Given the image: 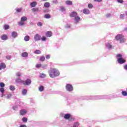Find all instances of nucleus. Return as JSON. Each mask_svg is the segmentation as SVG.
I'll use <instances>...</instances> for the list:
<instances>
[{
	"label": "nucleus",
	"instance_id": "nucleus-38",
	"mask_svg": "<svg viewBox=\"0 0 127 127\" xmlns=\"http://www.w3.org/2000/svg\"><path fill=\"white\" fill-rule=\"evenodd\" d=\"M0 92L2 93V94H3L4 92V88L2 87L0 88Z\"/></svg>",
	"mask_w": 127,
	"mask_h": 127
},
{
	"label": "nucleus",
	"instance_id": "nucleus-51",
	"mask_svg": "<svg viewBox=\"0 0 127 127\" xmlns=\"http://www.w3.org/2000/svg\"><path fill=\"white\" fill-rule=\"evenodd\" d=\"M11 98V94H9L7 96V99H10Z\"/></svg>",
	"mask_w": 127,
	"mask_h": 127
},
{
	"label": "nucleus",
	"instance_id": "nucleus-21",
	"mask_svg": "<svg viewBox=\"0 0 127 127\" xmlns=\"http://www.w3.org/2000/svg\"><path fill=\"white\" fill-rule=\"evenodd\" d=\"M3 28L5 30H7V29H9V25H4Z\"/></svg>",
	"mask_w": 127,
	"mask_h": 127
},
{
	"label": "nucleus",
	"instance_id": "nucleus-37",
	"mask_svg": "<svg viewBox=\"0 0 127 127\" xmlns=\"http://www.w3.org/2000/svg\"><path fill=\"white\" fill-rule=\"evenodd\" d=\"M5 86V85L3 82L0 83V88H4V87Z\"/></svg>",
	"mask_w": 127,
	"mask_h": 127
},
{
	"label": "nucleus",
	"instance_id": "nucleus-12",
	"mask_svg": "<svg viewBox=\"0 0 127 127\" xmlns=\"http://www.w3.org/2000/svg\"><path fill=\"white\" fill-rule=\"evenodd\" d=\"M70 117H71V115L69 114H65L64 116V119H65V120H69Z\"/></svg>",
	"mask_w": 127,
	"mask_h": 127
},
{
	"label": "nucleus",
	"instance_id": "nucleus-32",
	"mask_svg": "<svg viewBox=\"0 0 127 127\" xmlns=\"http://www.w3.org/2000/svg\"><path fill=\"white\" fill-rule=\"evenodd\" d=\"M21 10H22V8H17L16 9V12H21Z\"/></svg>",
	"mask_w": 127,
	"mask_h": 127
},
{
	"label": "nucleus",
	"instance_id": "nucleus-7",
	"mask_svg": "<svg viewBox=\"0 0 127 127\" xmlns=\"http://www.w3.org/2000/svg\"><path fill=\"white\" fill-rule=\"evenodd\" d=\"M70 17H75L77 16V15H78V13H77V12H75V11H72L70 13Z\"/></svg>",
	"mask_w": 127,
	"mask_h": 127
},
{
	"label": "nucleus",
	"instance_id": "nucleus-3",
	"mask_svg": "<svg viewBox=\"0 0 127 127\" xmlns=\"http://www.w3.org/2000/svg\"><path fill=\"white\" fill-rule=\"evenodd\" d=\"M23 85L25 86H27L28 85H30L31 84V80L29 79H27L25 81H22Z\"/></svg>",
	"mask_w": 127,
	"mask_h": 127
},
{
	"label": "nucleus",
	"instance_id": "nucleus-39",
	"mask_svg": "<svg viewBox=\"0 0 127 127\" xmlns=\"http://www.w3.org/2000/svg\"><path fill=\"white\" fill-rule=\"evenodd\" d=\"M19 25H20L21 26H22L23 25H24V22L23 21H21L19 23Z\"/></svg>",
	"mask_w": 127,
	"mask_h": 127
},
{
	"label": "nucleus",
	"instance_id": "nucleus-4",
	"mask_svg": "<svg viewBox=\"0 0 127 127\" xmlns=\"http://www.w3.org/2000/svg\"><path fill=\"white\" fill-rule=\"evenodd\" d=\"M35 41H39L41 40V37L39 34H36L34 36Z\"/></svg>",
	"mask_w": 127,
	"mask_h": 127
},
{
	"label": "nucleus",
	"instance_id": "nucleus-36",
	"mask_svg": "<svg viewBox=\"0 0 127 127\" xmlns=\"http://www.w3.org/2000/svg\"><path fill=\"white\" fill-rule=\"evenodd\" d=\"M68 120L69 121V122H74V121H75V118L70 117V118Z\"/></svg>",
	"mask_w": 127,
	"mask_h": 127
},
{
	"label": "nucleus",
	"instance_id": "nucleus-35",
	"mask_svg": "<svg viewBox=\"0 0 127 127\" xmlns=\"http://www.w3.org/2000/svg\"><path fill=\"white\" fill-rule=\"evenodd\" d=\"M38 10H39L38 8H33L32 9V11H33V12L35 11H38Z\"/></svg>",
	"mask_w": 127,
	"mask_h": 127
},
{
	"label": "nucleus",
	"instance_id": "nucleus-24",
	"mask_svg": "<svg viewBox=\"0 0 127 127\" xmlns=\"http://www.w3.org/2000/svg\"><path fill=\"white\" fill-rule=\"evenodd\" d=\"M35 54H41V51L39 50H37L34 52Z\"/></svg>",
	"mask_w": 127,
	"mask_h": 127
},
{
	"label": "nucleus",
	"instance_id": "nucleus-55",
	"mask_svg": "<svg viewBox=\"0 0 127 127\" xmlns=\"http://www.w3.org/2000/svg\"><path fill=\"white\" fill-rule=\"evenodd\" d=\"M124 68L125 70H127V64L124 66Z\"/></svg>",
	"mask_w": 127,
	"mask_h": 127
},
{
	"label": "nucleus",
	"instance_id": "nucleus-18",
	"mask_svg": "<svg viewBox=\"0 0 127 127\" xmlns=\"http://www.w3.org/2000/svg\"><path fill=\"white\" fill-rule=\"evenodd\" d=\"M21 56L22 57H27V56H28V54L26 52H23L22 53Z\"/></svg>",
	"mask_w": 127,
	"mask_h": 127
},
{
	"label": "nucleus",
	"instance_id": "nucleus-31",
	"mask_svg": "<svg viewBox=\"0 0 127 127\" xmlns=\"http://www.w3.org/2000/svg\"><path fill=\"white\" fill-rule=\"evenodd\" d=\"M40 61L41 62H44V61H45V57H41L40 58Z\"/></svg>",
	"mask_w": 127,
	"mask_h": 127
},
{
	"label": "nucleus",
	"instance_id": "nucleus-1",
	"mask_svg": "<svg viewBox=\"0 0 127 127\" xmlns=\"http://www.w3.org/2000/svg\"><path fill=\"white\" fill-rule=\"evenodd\" d=\"M49 76L51 78H55L60 75V72L56 68H51L49 71Z\"/></svg>",
	"mask_w": 127,
	"mask_h": 127
},
{
	"label": "nucleus",
	"instance_id": "nucleus-9",
	"mask_svg": "<svg viewBox=\"0 0 127 127\" xmlns=\"http://www.w3.org/2000/svg\"><path fill=\"white\" fill-rule=\"evenodd\" d=\"M6 67V65H5V64L3 63H1L0 64V70H1V69H5Z\"/></svg>",
	"mask_w": 127,
	"mask_h": 127
},
{
	"label": "nucleus",
	"instance_id": "nucleus-44",
	"mask_svg": "<svg viewBox=\"0 0 127 127\" xmlns=\"http://www.w3.org/2000/svg\"><path fill=\"white\" fill-rule=\"evenodd\" d=\"M88 7H89V8H92V7H93V4L91 3L88 4Z\"/></svg>",
	"mask_w": 127,
	"mask_h": 127
},
{
	"label": "nucleus",
	"instance_id": "nucleus-14",
	"mask_svg": "<svg viewBox=\"0 0 127 127\" xmlns=\"http://www.w3.org/2000/svg\"><path fill=\"white\" fill-rule=\"evenodd\" d=\"M17 32L15 31H13L12 32V37L15 38L16 37H17Z\"/></svg>",
	"mask_w": 127,
	"mask_h": 127
},
{
	"label": "nucleus",
	"instance_id": "nucleus-29",
	"mask_svg": "<svg viewBox=\"0 0 127 127\" xmlns=\"http://www.w3.org/2000/svg\"><path fill=\"white\" fill-rule=\"evenodd\" d=\"M26 93H27V90L26 89H23L22 91V95H26Z\"/></svg>",
	"mask_w": 127,
	"mask_h": 127
},
{
	"label": "nucleus",
	"instance_id": "nucleus-34",
	"mask_svg": "<svg viewBox=\"0 0 127 127\" xmlns=\"http://www.w3.org/2000/svg\"><path fill=\"white\" fill-rule=\"evenodd\" d=\"M10 90L11 91H14L15 90V87L12 85L10 86Z\"/></svg>",
	"mask_w": 127,
	"mask_h": 127
},
{
	"label": "nucleus",
	"instance_id": "nucleus-54",
	"mask_svg": "<svg viewBox=\"0 0 127 127\" xmlns=\"http://www.w3.org/2000/svg\"><path fill=\"white\" fill-rule=\"evenodd\" d=\"M16 76H17V77H20V76H21L20 73L19 72L17 73Z\"/></svg>",
	"mask_w": 127,
	"mask_h": 127
},
{
	"label": "nucleus",
	"instance_id": "nucleus-45",
	"mask_svg": "<svg viewBox=\"0 0 127 127\" xmlns=\"http://www.w3.org/2000/svg\"><path fill=\"white\" fill-rule=\"evenodd\" d=\"M118 2L119 3H123L124 2V0H117Z\"/></svg>",
	"mask_w": 127,
	"mask_h": 127
},
{
	"label": "nucleus",
	"instance_id": "nucleus-8",
	"mask_svg": "<svg viewBox=\"0 0 127 127\" xmlns=\"http://www.w3.org/2000/svg\"><path fill=\"white\" fill-rule=\"evenodd\" d=\"M27 113V111H26V110L24 109H22L20 111V116H24V115H25Z\"/></svg>",
	"mask_w": 127,
	"mask_h": 127
},
{
	"label": "nucleus",
	"instance_id": "nucleus-41",
	"mask_svg": "<svg viewBox=\"0 0 127 127\" xmlns=\"http://www.w3.org/2000/svg\"><path fill=\"white\" fill-rule=\"evenodd\" d=\"M79 123H78V122L74 123V125H73V126H74V127H79Z\"/></svg>",
	"mask_w": 127,
	"mask_h": 127
},
{
	"label": "nucleus",
	"instance_id": "nucleus-50",
	"mask_svg": "<svg viewBox=\"0 0 127 127\" xmlns=\"http://www.w3.org/2000/svg\"><path fill=\"white\" fill-rule=\"evenodd\" d=\"M46 59H50V56L49 55H47L46 56Z\"/></svg>",
	"mask_w": 127,
	"mask_h": 127
},
{
	"label": "nucleus",
	"instance_id": "nucleus-52",
	"mask_svg": "<svg viewBox=\"0 0 127 127\" xmlns=\"http://www.w3.org/2000/svg\"><path fill=\"white\" fill-rule=\"evenodd\" d=\"M53 3H55V4L58 3V1L57 0H54Z\"/></svg>",
	"mask_w": 127,
	"mask_h": 127
},
{
	"label": "nucleus",
	"instance_id": "nucleus-10",
	"mask_svg": "<svg viewBox=\"0 0 127 127\" xmlns=\"http://www.w3.org/2000/svg\"><path fill=\"white\" fill-rule=\"evenodd\" d=\"M37 5V2L36 1H33L32 2L30 3V6L31 7H35Z\"/></svg>",
	"mask_w": 127,
	"mask_h": 127
},
{
	"label": "nucleus",
	"instance_id": "nucleus-11",
	"mask_svg": "<svg viewBox=\"0 0 127 127\" xmlns=\"http://www.w3.org/2000/svg\"><path fill=\"white\" fill-rule=\"evenodd\" d=\"M7 38H8V37H7V35H2L1 36V39L2 40H7Z\"/></svg>",
	"mask_w": 127,
	"mask_h": 127
},
{
	"label": "nucleus",
	"instance_id": "nucleus-57",
	"mask_svg": "<svg viewBox=\"0 0 127 127\" xmlns=\"http://www.w3.org/2000/svg\"><path fill=\"white\" fill-rule=\"evenodd\" d=\"M120 17H121V18H124V14H121V15H120Z\"/></svg>",
	"mask_w": 127,
	"mask_h": 127
},
{
	"label": "nucleus",
	"instance_id": "nucleus-42",
	"mask_svg": "<svg viewBox=\"0 0 127 127\" xmlns=\"http://www.w3.org/2000/svg\"><path fill=\"white\" fill-rule=\"evenodd\" d=\"M41 39L42 41H44V42L46 41V37H45V36H43L42 38H41Z\"/></svg>",
	"mask_w": 127,
	"mask_h": 127
},
{
	"label": "nucleus",
	"instance_id": "nucleus-47",
	"mask_svg": "<svg viewBox=\"0 0 127 127\" xmlns=\"http://www.w3.org/2000/svg\"><path fill=\"white\" fill-rule=\"evenodd\" d=\"M13 110H14V111H16V110H17V107L16 106H13Z\"/></svg>",
	"mask_w": 127,
	"mask_h": 127
},
{
	"label": "nucleus",
	"instance_id": "nucleus-49",
	"mask_svg": "<svg viewBox=\"0 0 127 127\" xmlns=\"http://www.w3.org/2000/svg\"><path fill=\"white\" fill-rule=\"evenodd\" d=\"M37 25H38V26H42V23L39 22V23H38Z\"/></svg>",
	"mask_w": 127,
	"mask_h": 127
},
{
	"label": "nucleus",
	"instance_id": "nucleus-16",
	"mask_svg": "<svg viewBox=\"0 0 127 127\" xmlns=\"http://www.w3.org/2000/svg\"><path fill=\"white\" fill-rule=\"evenodd\" d=\"M80 18L79 17V16H76L74 18V20L75 21L76 23H78V22H79V21H80Z\"/></svg>",
	"mask_w": 127,
	"mask_h": 127
},
{
	"label": "nucleus",
	"instance_id": "nucleus-30",
	"mask_svg": "<svg viewBox=\"0 0 127 127\" xmlns=\"http://www.w3.org/2000/svg\"><path fill=\"white\" fill-rule=\"evenodd\" d=\"M22 121H23V123H27V118L24 117L22 119Z\"/></svg>",
	"mask_w": 127,
	"mask_h": 127
},
{
	"label": "nucleus",
	"instance_id": "nucleus-26",
	"mask_svg": "<svg viewBox=\"0 0 127 127\" xmlns=\"http://www.w3.org/2000/svg\"><path fill=\"white\" fill-rule=\"evenodd\" d=\"M45 77H46V74L43 73H41L40 75V78H45Z\"/></svg>",
	"mask_w": 127,
	"mask_h": 127
},
{
	"label": "nucleus",
	"instance_id": "nucleus-58",
	"mask_svg": "<svg viewBox=\"0 0 127 127\" xmlns=\"http://www.w3.org/2000/svg\"><path fill=\"white\" fill-rule=\"evenodd\" d=\"M67 27H70V26H68Z\"/></svg>",
	"mask_w": 127,
	"mask_h": 127
},
{
	"label": "nucleus",
	"instance_id": "nucleus-25",
	"mask_svg": "<svg viewBox=\"0 0 127 127\" xmlns=\"http://www.w3.org/2000/svg\"><path fill=\"white\" fill-rule=\"evenodd\" d=\"M122 94L124 97H127V92L126 91H123L122 92Z\"/></svg>",
	"mask_w": 127,
	"mask_h": 127
},
{
	"label": "nucleus",
	"instance_id": "nucleus-13",
	"mask_svg": "<svg viewBox=\"0 0 127 127\" xmlns=\"http://www.w3.org/2000/svg\"><path fill=\"white\" fill-rule=\"evenodd\" d=\"M46 35L47 37H51V36H52V32L51 31L47 32Z\"/></svg>",
	"mask_w": 127,
	"mask_h": 127
},
{
	"label": "nucleus",
	"instance_id": "nucleus-56",
	"mask_svg": "<svg viewBox=\"0 0 127 127\" xmlns=\"http://www.w3.org/2000/svg\"><path fill=\"white\" fill-rule=\"evenodd\" d=\"M19 127H27L26 126V125H22L20 126Z\"/></svg>",
	"mask_w": 127,
	"mask_h": 127
},
{
	"label": "nucleus",
	"instance_id": "nucleus-20",
	"mask_svg": "<svg viewBox=\"0 0 127 127\" xmlns=\"http://www.w3.org/2000/svg\"><path fill=\"white\" fill-rule=\"evenodd\" d=\"M45 18L49 19L51 18V15L49 14H46L44 15Z\"/></svg>",
	"mask_w": 127,
	"mask_h": 127
},
{
	"label": "nucleus",
	"instance_id": "nucleus-2",
	"mask_svg": "<svg viewBox=\"0 0 127 127\" xmlns=\"http://www.w3.org/2000/svg\"><path fill=\"white\" fill-rule=\"evenodd\" d=\"M124 35L122 34H118L115 37V39L119 41L120 40V43H124L125 42V39H124Z\"/></svg>",
	"mask_w": 127,
	"mask_h": 127
},
{
	"label": "nucleus",
	"instance_id": "nucleus-17",
	"mask_svg": "<svg viewBox=\"0 0 127 127\" xmlns=\"http://www.w3.org/2000/svg\"><path fill=\"white\" fill-rule=\"evenodd\" d=\"M44 7L48 8V7H50V3L48 2H46L44 3Z\"/></svg>",
	"mask_w": 127,
	"mask_h": 127
},
{
	"label": "nucleus",
	"instance_id": "nucleus-28",
	"mask_svg": "<svg viewBox=\"0 0 127 127\" xmlns=\"http://www.w3.org/2000/svg\"><path fill=\"white\" fill-rule=\"evenodd\" d=\"M44 90V87L43 86H41L40 87H39V90L40 92H43Z\"/></svg>",
	"mask_w": 127,
	"mask_h": 127
},
{
	"label": "nucleus",
	"instance_id": "nucleus-5",
	"mask_svg": "<svg viewBox=\"0 0 127 127\" xmlns=\"http://www.w3.org/2000/svg\"><path fill=\"white\" fill-rule=\"evenodd\" d=\"M66 89L67 90V91H69V92H71V91L73 90V86L70 84H66Z\"/></svg>",
	"mask_w": 127,
	"mask_h": 127
},
{
	"label": "nucleus",
	"instance_id": "nucleus-53",
	"mask_svg": "<svg viewBox=\"0 0 127 127\" xmlns=\"http://www.w3.org/2000/svg\"><path fill=\"white\" fill-rule=\"evenodd\" d=\"M94 1H97L98 2H101L103 0H94Z\"/></svg>",
	"mask_w": 127,
	"mask_h": 127
},
{
	"label": "nucleus",
	"instance_id": "nucleus-43",
	"mask_svg": "<svg viewBox=\"0 0 127 127\" xmlns=\"http://www.w3.org/2000/svg\"><path fill=\"white\" fill-rule=\"evenodd\" d=\"M106 47H107V48H109V49H111L112 48V45L110 44H108L107 45H106Z\"/></svg>",
	"mask_w": 127,
	"mask_h": 127
},
{
	"label": "nucleus",
	"instance_id": "nucleus-48",
	"mask_svg": "<svg viewBox=\"0 0 127 127\" xmlns=\"http://www.w3.org/2000/svg\"><path fill=\"white\" fill-rule=\"evenodd\" d=\"M6 58L8 60H10L11 57L10 56H6Z\"/></svg>",
	"mask_w": 127,
	"mask_h": 127
},
{
	"label": "nucleus",
	"instance_id": "nucleus-46",
	"mask_svg": "<svg viewBox=\"0 0 127 127\" xmlns=\"http://www.w3.org/2000/svg\"><path fill=\"white\" fill-rule=\"evenodd\" d=\"M117 57H118V58H122V57H123V56L121 54H118L117 55Z\"/></svg>",
	"mask_w": 127,
	"mask_h": 127
},
{
	"label": "nucleus",
	"instance_id": "nucleus-19",
	"mask_svg": "<svg viewBox=\"0 0 127 127\" xmlns=\"http://www.w3.org/2000/svg\"><path fill=\"white\" fill-rule=\"evenodd\" d=\"M30 38V37H29V36L28 35L25 36L24 37V40L25 41H29Z\"/></svg>",
	"mask_w": 127,
	"mask_h": 127
},
{
	"label": "nucleus",
	"instance_id": "nucleus-6",
	"mask_svg": "<svg viewBox=\"0 0 127 127\" xmlns=\"http://www.w3.org/2000/svg\"><path fill=\"white\" fill-rule=\"evenodd\" d=\"M117 61L120 64H124V63H126V60L123 58H119Z\"/></svg>",
	"mask_w": 127,
	"mask_h": 127
},
{
	"label": "nucleus",
	"instance_id": "nucleus-23",
	"mask_svg": "<svg viewBox=\"0 0 127 127\" xmlns=\"http://www.w3.org/2000/svg\"><path fill=\"white\" fill-rule=\"evenodd\" d=\"M27 20V18L26 16H23L21 18V21H26Z\"/></svg>",
	"mask_w": 127,
	"mask_h": 127
},
{
	"label": "nucleus",
	"instance_id": "nucleus-40",
	"mask_svg": "<svg viewBox=\"0 0 127 127\" xmlns=\"http://www.w3.org/2000/svg\"><path fill=\"white\" fill-rule=\"evenodd\" d=\"M41 67H42V64H37L36 65V68H40Z\"/></svg>",
	"mask_w": 127,
	"mask_h": 127
},
{
	"label": "nucleus",
	"instance_id": "nucleus-27",
	"mask_svg": "<svg viewBox=\"0 0 127 127\" xmlns=\"http://www.w3.org/2000/svg\"><path fill=\"white\" fill-rule=\"evenodd\" d=\"M60 10L61 11H62V12H63L65 11V10H66V9H65V7H64L63 6H61Z\"/></svg>",
	"mask_w": 127,
	"mask_h": 127
},
{
	"label": "nucleus",
	"instance_id": "nucleus-22",
	"mask_svg": "<svg viewBox=\"0 0 127 127\" xmlns=\"http://www.w3.org/2000/svg\"><path fill=\"white\" fill-rule=\"evenodd\" d=\"M65 3L66 4L69 5H71L72 4V2L70 0H66L65 1Z\"/></svg>",
	"mask_w": 127,
	"mask_h": 127
},
{
	"label": "nucleus",
	"instance_id": "nucleus-33",
	"mask_svg": "<svg viewBox=\"0 0 127 127\" xmlns=\"http://www.w3.org/2000/svg\"><path fill=\"white\" fill-rule=\"evenodd\" d=\"M16 83H22L23 81H22L21 79L18 78L16 80Z\"/></svg>",
	"mask_w": 127,
	"mask_h": 127
},
{
	"label": "nucleus",
	"instance_id": "nucleus-15",
	"mask_svg": "<svg viewBox=\"0 0 127 127\" xmlns=\"http://www.w3.org/2000/svg\"><path fill=\"white\" fill-rule=\"evenodd\" d=\"M83 13L85 14H89L90 13V11L89 10V9H84L83 10Z\"/></svg>",
	"mask_w": 127,
	"mask_h": 127
}]
</instances>
